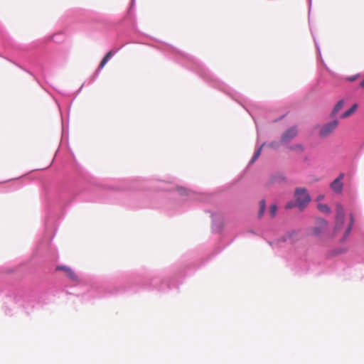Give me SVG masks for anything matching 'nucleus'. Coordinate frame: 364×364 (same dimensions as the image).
<instances>
[{"label": "nucleus", "instance_id": "obj_16", "mask_svg": "<svg viewBox=\"0 0 364 364\" xmlns=\"http://www.w3.org/2000/svg\"><path fill=\"white\" fill-rule=\"evenodd\" d=\"M20 265L7 264L0 267V279L4 275H8L18 270Z\"/></svg>", "mask_w": 364, "mask_h": 364}, {"label": "nucleus", "instance_id": "obj_8", "mask_svg": "<svg viewBox=\"0 0 364 364\" xmlns=\"http://www.w3.org/2000/svg\"><path fill=\"white\" fill-rule=\"evenodd\" d=\"M294 196L297 202V208L301 210L306 208L311 201V196L305 188H296Z\"/></svg>", "mask_w": 364, "mask_h": 364}, {"label": "nucleus", "instance_id": "obj_15", "mask_svg": "<svg viewBox=\"0 0 364 364\" xmlns=\"http://www.w3.org/2000/svg\"><path fill=\"white\" fill-rule=\"evenodd\" d=\"M309 264L305 258H301L292 266L296 273H305L309 270Z\"/></svg>", "mask_w": 364, "mask_h": 364}, {"label": "nucleus", "instance_id": "obj_28", "mask_svg": "<svg viewBox=\"0 0 364 364\" xmlns=\"http://www.w3.org/2000/svg\"><path fill=\"white\" fill-rule=\"evenodd\" d=\"M277 211V206L276 204L271 205L269 208V214L272 218H274L276 215Z\"/></svg>", "mask_w": 364, "mask_h": 364}, {"label": "nucleus", "instance_id": "obj_10", "mask_svg": "<svg viewBox=\"0 0 364 364\" xmlns=\"http://www.w3.org/2000/svg\"><path fill=\"white\" fill-rule=\"evenodd\" d=\"M299 134V128L296 125H293L287 128L281 135L282 144L283 146H287Z\"/></svg>", "mask_w": 364, "mask_h": 364}, {"label": "nucleus", "instance_id": "obj_35", "mask_svg": "<svg viewBox=\"0 0 364 364\" xmlns=\"http://www.w3.org/2000/svg\"><path fill=\"white\" fill-rule=\"evenodd\" d=\"M323 198H324V196L321 194L317 196L316 200L320 201V200H323Z\"/></svg>", "mask_w": 364, "mask_h": 364}, {"label": "nucleus", "instance_id": "obj_19", "mask_svg": "<svg viewBox=\"0 0 364 364\" xmlns=\"http://www.w3.org/2000/svg\"><path fill=\"white\" fill-rule=\"evenodd\" d=\"M344 100H340L336 104V105L334 106L333 109H332L331 111V117H335L340 110H341V109L343 107V105H344Z\"/></svg>", "mask_w": 364, "mask_h": 364}, {"label": "nucleus", "instance_id": "obj_17", "mask_svg": "<svg viewBox=\"0 0 364 364\" xmlns=\"http://www.w3.org/2000/svg\"><path fill=\"white\" fill-rule=\"evenodd\" d=\"M363 244L361 246L358 247L355 251L356 260L358 262H364V235H363Z\"/></svg>", "mask_w": 364, "mask_h": 364}, {"label": "nucleus", "instance_id": "obj_11", "mask_svg": "<svg viewBox=\"0 0 364 364\" xmlns=\"http://www.w3.org/2000/svg\"><path fill=\"white\" fill-rule=\"evenodd\" d=\"M135 4V0H131V4L129 8L127 11V13L124 17V21H127L131 26L132 30L136 33H139L137 26H136V14L134 11V7Z\"/></svg>", "mask_w": 364, "mask_h": 364}, {"label": "nucleus", "instance_id": "obj_42", "mask_svg": "<svg viewBox=\"0 0 364 364\" xmlns=\"http://www.w3.org/2000/svg\"><path fill=\"white\" fill-rule=\"evenodd\" d=\"M335 78H336V80H338V76H335Z\"/></svg>", "mask_w": 364, "mask_h": 364}, {"label": "nucleus", "instance_id": "obj_20", "mask_svg": "<svg viewBox=\"0 0 364 364\" xmlns=\"http://www.w3.org/2000/svg\"><path fill=\"white\" fill-rule=\"evenodd\" d=\"M357 108H358V104H356V103L353 104L350 109H348V110H346V112H344L343 113L341 114V118L345 119V118L349 117L356 111Z\"/></svg>", "mask_w": 364, "mask_h": 364}, {"label": "nucleus", "instance_id": "obj_2", "mask_svg": "<svg viewBox=\"0 0 364 364\" xmlns=\"http://www.w3.org/2000/svg\"><path fill=\"white\" fill-rule=\"evenodd\" d=\"M152 180L161 182L164 185L161 188L165 193L160 201L148 202L139 200V186L148 181L146 178L141 176L117 179L109 183L102 184V189L107 196L95 200L119 204L132 209L160 208L170 215L186 211L196 202L212 203L214 200L213 195L197 193L178 186L177 179L174 177L154 178Z\"/></svg>", "mask_w": 364, "mask_h": 364}, {"label": "nucleus", "instance_id": "obj_34", "mask_svg": "<svg viewBox=\"0 0 364 364\" xmlns=\"http://www.w3.org/2000/svg\"><path fill=\"white\" fill-rule=\"evenodd\" d=\"M18 67H19L21 69L23 70L24 71L27 72L28 73L31 74V75H33L32 73H31L29 70H26V68H23L22 66L18 65V64H16Z\"/></svg>", "mask_w": 364, "mask_h": 364}, {"label": "nucleus", "instance_id": "obj_21", "mask_svg": "<svg viewBox=\"0 0 364 364\" xmlns=\"http://www.w3.org/2000/svg\"><path fill=\"white\" fill-rule=\"evenodd\" d=\"M264 145H266L265 142H264L261 146H259V147L257 148V149L255 151V153H254L252 159L250 161V164H253L256 161V160L260 156L262 149Z\"/></svg>", "mask_w": 364, "mask_h": 364}, {"label": "nucleus", "instance_id": "obj_5", "mask_svg": "<svg viewBox=\"0 0 364 364\" xmlns=\"http://www.w3.org/2000/svg\"><path fill=\"white\" fill-rule=\"evenodd\" d=\"M5 296L4 310L7 315L12 316L16 311L23 308L27 314L40 303L37 292L14 285L6 284L2 287L0 283V294Z\"/></svg>", "mask_w": 364, "mask_h": 364}, {"label": "nucleus", "instance_id": "obj_24", "mask_svg": "<svg viewBox=\"0 0 364 364\" xmlns=\"http://www.w3.org/2000/svg\"><path fill=\"white\" fill-rule=\"evenodd\" d=\"M282 145V140L280 141H272L269 142L267 146L274 150H277L279 149V147Z\"/></svg>", "mask_w": 364, "mask_h": 364}, {"label": "nucleus", "instance_id": "obj_32", "mask_svg": "<svg viewBox=\"0 0 364 364\" xmlns=\"http://www.w3.org/2000/svg\"><path fill=\"white\" fill-rule=\"evenodd\" d=\"M43 40H38L32 43V48H37L40 44L43 43Z\"/></svg>", "mask_w": 364, "mask_h": 364}, {"label": "nucleus", "instance_id": "obj_14", "mask_svg": "<svg viewBox=\"0 0 364 364\" xmlns=\"http://www.w3.org/2000/svg\"><path fill=\"white\" fill-rule=\"evenodd\" d=\"M344 176L345 174L343 173H341L338 176L330 183V188L334 193L341 194L342 193L343 188L342 181L344 178Z\"/></svg>", "mask_w": 364, "mask_h": 364}, {"label": "nucleus", "instance_id": "obj_12", "mask_svg": "<svg viewBox=\"0 0 364 364\" xmlns=\"http://www.w3.org/2000/svg\"><path fill=\"white\" fill-rule=\"evenodd\" d=\"M345 222V211L343 205L338 203L336 206V225L335 231H339Z\"/></svg>", "mask_w": 364, "mask_h": 364}, {"label": "nucleus", "instance_id": "obj_18", "mask_svg": "<svg viewBox=\"0 0 364 364\" xmlns=\"http://www.w3.org/2000/svg\"><path fill=\"white\" fill-rule=\"evenodd\" d=\"M353 223H354V217L353 215V214H350V221H349V223L345 230V232H344V235H343V237L342 238L343 240H346V238L348 237V235H350V232H351V230H352V228H353Z\"/></svg>", "mask_w": 364, "mask_h": 364}, {"label": "nucleus", "instance_id": "obj_22", "mask_svg": "<svg viewBox=\"0 0 364 364\" xmlns=\"http://www.w3.org/2000/svg\"><path fill=\"white\" fill-rule=\"evenodd\" d=\"M286 147L290 151H299L300 152L304 151V146L301 144H294L292 145H289V144L286 146Z\"/></svg>", "mask_w": 364, "mask_h": 364}, {"label": "nucleus", "instance_id": "obj_13", "mask_svg": "<svg viewBox=\"0 0 364 364\" xmlns=\"http://www.w3.org/2000/svg\"><path fill=\"white\" fill-rule=\"evenodd\" d=\"M338 124V119H333L329 122L326 123L321 127L319 131V136L323 138L327 137L336 129Z\"/></svg>", "mask_w": 364, "mask_h": 364}, {"label": "nucleus", "instance_id": "obj_1", "mask_svg": "<svg viewBox=\"0 0 364 364\" xmlns=\"http://www.w3.org/2000/svg\"><path fill=\"white\" fill-rule=\"evenodd\" d=\"M203 264L204 262L198 254L190 252L184 255L179 262L152 274L144 281L136 273L124 274L122 278L124 284L112 287H102L96 282H88L82 274L76 273L66 265H57L55 270L64 272L69 283L65 287L67 294L80 296L82 302H89L105 296L124 293L135 294L141 290L156 291L162 294L178 291L183 279Z\"/></svg>", "mask_w": 364, "mask_h": 364}, {"label": "nucleus", "instance_id": "obj_9", "mask_svg": "<svg viewBox=\"0 0 364 364\" xmlns=\"http://www.w3.org/2000/svg\"><path fill=\"white\" fill-rule=\"evenodd\" d=\"M210 213L212 218V232L214 233H220L223 230L225 215L222 210L213 212L208 210Z\"/></svg>", "mask_w": 364, "mask_h": 364}, {"label": "nucleus", "instance_id": "obj_27", "mask_svg": "<svg viewBox=\"0 0 364 364\" xmlns=\"http://www.w3.org/2000/svg\"><path fill=\"white\" fill-rule=\"evenodd\" d=\"M22 186H23V184L21 183L20 182L14 183L9 187V191H16V190L19 189Z\"/></svg>", "mask_w": 364, "mask_h": 364}, {"label": "nucleus", "instance_id": "obj_31", "mask_svg": "<svg viewBox=\"0 0 364 364\" xmlns=\"http://www.w3.org/2000/svg\"><path fill=\"white\" fill-rule=\"evenodd\" d=\"M312 36H313V38H314V43H315V46L317 49V51H318V54L319 55L320 58H321V50H320V47L318 46V42L316 41V39L315 38V36H314V34L312 33Z\"/></svg>", "mask_w": 364, "mask_h": 364}, {"label": "nucleus", "instance_id": "obj_7", "mask_svg": "<svg viewBox=\"0 0 364 364\" xmlns=\"http://www.w3.org/2000/svg\"><path fill=\"white\" fill-rule=\"evenodd\" d=\"M129 43H136V41H129ZM127 43H129V42L125 43L122 46L118 48L116 50H109L106 53V55L102 59L97 70L95 71V73L90 77V78L87 80L88 85L92 84V82H94L96 80V79L98 77L101 70L105 66V65L107 63V62L115 55V53L117 52H118L124 45H126Z\"/></svg>", "mask_w": 364, "mask_h": 364}, {"label": "nucleus", "instance_id": "obj_6", "mask_svg": "<svg viewBox=\"0 0 364 364\" xmlns=\"http://www.w3.org/2000/svg\"><path fill=\"white\" fill-rule=\"evenodd\" d=\"M346 252V249L341 247H335L330 248L326 252V259L328 262L331 261L336 262L333 269L341 276L348 279L346 274H350L353 271L352 268L346 266L341 259L343 255Z\"/></svg>", "mask_w": 364, "mask_h": 364}, {"label": "nucleus", "instance_id": "obj_3", "mask_svg": "<svg viewBox=\"0 0 364 364\" xmlns=\"http://www.w3.org/2000/svg\"><path fill=\"white\" fill-rule=\"evenodd\" d=\"M154 47L161 51L170 59H172L183 67L196 73L205 82L212 87L220 90L235 102H238L248 112L253 118L255 123L257 124L254 116L247 107L248 100L240 93L237 92L228 85L225 84L224 82L221 81L213 75L198 59H196L194 57L186 54L177 50L176 48H173L171 45L163 42H158Z\"/></svg>", "mask_w": 364, "mask_h": 364}, {"label": "nucleus", "instance_id": "obj_29", "mask_svg": "<svg viewBox=\"0 0 364 364\" xmlns=\"http://www.w3.org/2000/svg\"><path fill=\"white\" fill-rule=\"evenodd\" d=\"M286 208L287 209H291V208H293L294 207H297V202L296 200H290L289 202L287 203L286 204Z\"/></svg>", "mask_w": 364, "mask_h": 364}, {"label": "nucleus", "instance_id": "obj_41", "mask_svg": "<svg viewBox=\"0 0 364 364\" xmlns=\"http://www.w3.org/2000/svg\"><path fill=\"white\" fill-rule=\"evenodd\" d=\"M82 86H83V85L80 87V89L77 91V92H80L81 91Z\"/></svg>", "mask_w": 364, "mask_h": 364}, {"label": "nucleus", "instance_id": "obj_30", "mask_svg": "<svg viewBox=\"0 0 364 364\" xmlns=\"http://www.w3.org/2000/svg\"><path fill=\"white\" fill-rule=\"evenodd\" d=\"M273 179L278 181H283L285 180V177L280 173H277L275 176H273Z\"/></svg>", "mask_w": 364, "mask_h": 364}, {"label": "nucleus", "instance_id": "obj_4", "mask_svg": "<svg viewBox=\"0 0 364 364\" xmlns=\"http://www.w3.org/2000/svg\"><path fill=\"white\" fill-rule=\"evenodd\" d=\"M78 193L75 189L65 188L60 191H48L45 196V205L46 207V218L45 220V234L55 235L58 228V221L60 218L63 209L70 200Z\"/></svg>", "mask_w": 364, "mask_h": 364}, {"label": "nucleus", "instance_id": "obj_43", "mask_svg": "<svg viewBox=\"0 0 364 364\" xmlns=\"http://www.w3.org/2000/svg\"><path fill=\"white\" fill-rule=\"evenodd\" d=\"M124 35H125L126 36H129V35H128L127 33H124Z\"/></svg>", "mask_w": 364, "mask_h": 364}, {"label": "nucleus", "instance_id": "obj_33", "mask_svg": "<svg viewBox=\"0 0 364 364\" xmlns=\"http://www.w3.org/2000/svg\"><path fill=\"white\" fill-rule=\"evenodd\" d=\"M358 75H352V76L348 77V80L350 82H353L358 78Z\"/></svg>", "mask_w": 364, "mask_h": 364}, {"label": "nucleus", "instance_id": "obj_26", "mask_svg": "<svg viewBox=\"0 0 364 364\" xmlns=\"http://www.w3.org/2000/svg\"><path fill=\"white\" fill-rule=\"evenodd\" d=\"M52 40L55 42L60 43L63 40V34L61 33H56L51 37Z\"/></svg>", "mask_w": 364, "mask_h": 364}, {"label": "nucleus", "instance_id": "obj_25", "mask_svg": "<svg viewBox=\"0 0 364 364\" xmlns=\"http://www.w3.org/2000/svg\"><path fill=\"white\" fill-rule=\"evenodd\" d=\"M266 210V203L264 199L261 200L259 202V210L258 212V218H262L264 213Z\"/></svg>", "mask_w": 364, "mask_h": 364}, {"label": "nucleus", "instance_id": "obj_36", "mask_svg": "<svg viewBox=\"0 0 364 364\" xmlns=\"http://www.w3.org/2000/svg\"><path fill=\"white\" fill-rule=\"evenodd\" d=\"M65 124L63 122L62 124V129H63V136H64L65 134Z\"/></svg>", "mask_w": 364, "mask_h": 364}, {"label": "nucleus", "instance_id": "obj_37", "mask_svg": "<svg viewBox=\"0 0 364 364\" xmlns=\"http://www.w3.org/2000/svg\"><path fill=\"white\" fill-rule=\"evenodd\" d=\"M360 86L364 87V79L360 82Z\"/></svg>", "mask_w": 364, "mask_h": 364}, {"label": "nucleus", "instance_id": "obj_40", "mask_svg": "<svg viewBox=\"0 0 364 364\" xmlns=\"http://www.w3.org/2000/svg\"><path fill=\"white\" fill-rule=\"evenodd\" d=\"M308 1H309V7H311V1L312 0H308Z\"/></svg>", "mask_w": 364, "mask_h": 364}, {"label": "nucleus", "instance_id": "obj_39", "mask_svg": "<svg viewBox=\"0 0 364 364\" xmlns=\"http://www.w3.org/2000/svg\"><path fill=\"white\" fill-rule=\"evenodd\" d=\"M53 99H54V100L55 101V102H56L57 105H58V107H60L58 102V101H57L54 97H53Z\"/></svg>", "mask_w": 364, "mask_h": 364}, {"label": "nucleus", "instance_id": "obj_38", "mask_svg": "<svg viewBox=\"0 0 364 364\" xmlns=\"http://www.w3.org/2000/svg\"><path fill=\"white\" fill-rule=\"evenodd\" d=\"M284 116H282L280 118L274 119V122H278L279 120L282 119Z\"/></svg>", "mask_w": 364, "mask_h": 364}, {"label": "nucleus", "instance_id": "obj_23", "mask_svg": "<svg viewBox=\"0 0 364 364\" xmlns=\"http://www.w3.org/2000/svg\"><path fill=\"white\" fill-rule=\"evenodd\" d=\"M318 210L325 214L331 213V208L327 204L318 203L317 205Z\"/></svg>", "mask_w": 364, "mask_h": 364}]
</instances>
